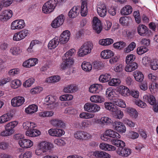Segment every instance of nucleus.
<instances>
[{"label":"nucleus","instance_id":"obj_2","mask_svg":"<svg viewBox=\"0 0 158 158\" xmlns=\"http://www.w3.org/2000/svg\"><path fill=\"white\" fill-rule=\"evenodd\" d=\"M93 47V45L92 43L90 41L85 42L79 49L77 54L79 56L83 57L90 53Z\"/></svg>","mask_w":158,"mask_h":158},{"label":"nucleus","instance_id":"obj_62","mask_svg":"<svg viewBox=\"0 0 158 158\" xmlns=\"http://www.w3.org/2000/svg\"><path fill=\"white\" fill-rule=\"evenodd\" d=\"M92 122L90 120H85L81 122V127H88L90 126Z\"/></svg>","mask_w":158,"mask_h":158},{"label":"nucleus","instance_id":"obj_37","mask_svg":"<svg viewBox=\"0 0 158 158\" xmlns=\"http://www.w3.org/2000/svg\"><path fill=\"white\" fill-rule=\"evenodd\" d=\"M38 110L37 106L32 104L29 105L25 109L26 112L28 114H32L36 112Z\"/></svg>","mask_w":158,"mask_h":158},{"label":"nucleus","instance_id":"obj_3","mask_svg":"<svg viewBox=\"0 0 158 158\" xmlns=\"http://www.w3.org/2000/svg\"><path fill=\"white\" fill-rule=\"evenodd\" d=\"M58 2V0H49L44 4L42 8L43 12L45 14L52 12L55 8Z\"/></svg>","mask_w":158,"mask_h":158},{"label":"nucleus","instance_id":"obj_50","mask_svg":"<svg viewBox=\"0 0 158 158\" xmlns=\"http://www.w3.org/2000/svg\"><path fill=\"white\" fill-rule=\"evenodd\" d=\"M148 51V49L146 47L143 46L139 47L137 49V53L139 55H141Z\"/></svg>","mask_w":158,"mask_h":158},{"label":"nucleus","instance_id":"obj_13","mask_svg":"<svg viewBox=\"0 0 158 158\" xmlns=\"http://www.w3.org/2000/svg\"><path fill=\"white\" fill-rule=\"evenodd\" d=\"M90 154L92 158L94 157L109 158L110 157V155L109 154L103 151H96L94 152H91Z\"/></svg>","mask_w":158,"mask_h":158},{"label":"nucleus","instance_id":"obj_7","mask_svg":"<svg viewBox=\"0 0 158 158\" xmlns=\"http://www.w3.org/2000/svg\"><path fill=\"white\" fill-rule=\"evenodd\" d=\"M75 138L81 140H88L91 139V135L86 132L78 131L74 134Z\"/></svg>","mask_w":158,"mask_h":158},{"label":"nucleus","instance_id":"obj_41","mask_svg":"<svg viewBox=\"0 0 158 158\" xmlns=\"http://www.w3.org/2000/svg\"><path fill=\"white\" fill-rule=\"evenodd\" d=\"M143 98L151 105H154L156 103L155 99L152 95H145L143 97Z\"/></svg>","mask_w":158,"mask_h":158},{"label":"nucleus","instance_id":"obj_51","mask_svg":"<svg viewBox=\"0 0 158 158\" xmlns=\"http://www.w3.org/2000/svg\"><path fill=\"white\" fill-rule=\"evenodd\" d=\"M135 56L133 54H129L128 55L126 58V62L127 64L130 63L134 62L135 59Z\"/></svg>","mask_w":158,"mask_h":158},{"label":"nucleus","instance_id":"obj_1","mask_svg":"<svg viewBox=\"0 0 158 158\" xmlns=\"http://www.w3.org/2000/svg\"><path fill=\"white\" fill-rule=\"evenodd\" d=\"M75 52L74 49H70L63 56V62L60 64V68L62 69L69 68L73 64L74 61L72 56L74 54Z\"/></svg>","mask_w":158,"mask_h":158},{"label":"nucleus","instance_id":"obj_55","mask_svg":"<svg viewBox=\"0 0 158 158\" xmlns=\"http://www.w3.org/2000/svg\"><path fill=\"white\" fill-rule=\"evenodd\" d=\"M32 156V152L27 151L24 153H21L19 156V158H31Z\"/></svg>","mask_w":158,"mask_h":158},{"label":"nucleus","instance_id":"obj_47","mask_svg":"<svg viewBox=\"0 0 158 158\" xmlns=\"http://www.w3.org/2000/svg\"><path fill=\"white\" fill-rule=\"evenodd\" d=\"M110 78V74H105L104 75H101L99 77V80L101 82H105L108 81Z\"/></svg>","mask_w":158,"mask_h":158},{"label":"nucleus","instance_id":"obj_45","mask_svg":"<svg viewBox=\"0 0 158 158\" xmlns=\"http://www.w3.org/2000/svg\"><path fill=\"white\" fill-rule=\"evenodd\" d=\"M113 115L114 117L116 118L120 119L123 118V114L122 111L118 110V107H117V110L115 112H113Z\"/></svg>","mask_w":158,"mask_h":158},{"label":"nucleus","instance_id":"obj_28","mask_svg":"<svg viewBox=\"0 0 158 158\" xmlns=\"http://www.w3.org/2000/svg\"><path fill=\"white\" fill-rule=\"evenodd\" d=\"M44 102V103L46 105H51L50 107L52 109L54 108L55 99L52 96L50 95L47 96L45 98Z\"/></svg>","mask_w":158,"mask_h":158},{"label":"nucleus","instance_id":"obj_44","mask_svg":"<svg viewBox=\"0 0 158 158\" xmlns=\"http://www.w3.org/2000/svg\"><path fill=\"white\" fill-rule=\"evenodd\" d=\"M81 68L83 70L86 72H89L92 69L91 64L89 62H83L81 64Z\"/></svg>","mask_w":158,"mask_h":158},{"label":"nucleus","instance_id":"obj_46","mask_svg":"<svg viewBox=\"0 0 158 158\" xmlns=\"http://www.w3.org/2000/svg\"><path fill=\"white\" fill-rule=\"evenodd\" d=\"M121 81L118 78H112L108 84L109 85L111 86H117L121 83Z\"/></svg>","mask_w":158,"mask_h":158},{"label":"nucleus","instance_id":"obj_52","mask_svg":"<svg viewBox=\"0 0 158 158\" xmlns=\"http://www.w3.org/2000/svg\"><path fill=\"white\" fill-rule=\"evenodd\" d=\"M35 80L33 78H30L23 83V85L25 87H30L34 83Z\"/></svg>","mask_w":158,"mask_h":158},{"label":"nucleus","instance_id":"obj_30","mask_svg":"<svg viewBox=\"0 0 158 158\" xmlns=\"http://www.w3.org/2000/svg\"><path fill=\"white\" fill-rule=\"evenodd\" d=\"M90 101L95 103H101L104 102V99L101 96L94 95L91 96L90 98Z\"/></svg>","mask_w":158,"mask_h":158},{"label":"nucleus","instance_id":"obj_21","mask_svg":"<svg viewBox=\"0 0 158 158\" xmlns=\"http://www.w3.org/2000/svg\"><path fill=\"white\" fill-rule=\"evenodd\" d=\"M38 60L36 58L30 59L24 62L23 66L25 67L30 68L35 65L38 63Z\"/></svg>","mask_w":158,"mask_h":158},{"label":"nucleus","instance_id":"obj_9","mask_svg":"<svg viewBox=\"0 0 158 158\" xmlns=\"http://www.w3.org/2000/svg\"><path fill=\"white\" fill-rule=\"evenodd\" d=\"M39 147L43 151V153L47 152L53 148V145L51 143L43 141L38 144Z\"/></svg>","mask_w":158,"mask_h":158},{"label":"nucleus","instance_id":"obj_18","mask_svg":"<svg viewBox=\"0 0 158 158\" xmlns=\"http://www.w3.org/2000/svg\"><path fill=\"white\" fill-rule=\"evenodd\" d=\"M18 123V122L16 121L10 122L5 125V129L12 134L14 132V128Z\"/></svg>","mask_w":158,"mask_h":158},{"label":"nucleus","instance_id":"obj_33","mask_svg":"<svg viewBox=\"0 0 158 158\" xmlns=\"http://www.w3.org/2000/svg\"><path fill=\"white\" fill-rule=\"evenodd\" d=\"M114 55V52L109 50H104L101 53V57L105 59L110 58Z\"/></svg>","mask_w":158,"mask_h":158},{"label":"nucleus","instance_id":"obj_60","mask_svg":"<svg viewBox=\"0 0 158 158\" xmlns=\"http://www.w3.org/2000/svg\"><path fill=\"white\" fill-rule=\"evenodd\" d=\"M119 22L123 25L126 26L128 23V19L126 16L122 17L120 18Z\"/></svg>","mask_w":158,"mask_h":158},{"label":"nucleus","instance_id":"obj_24","mask_svg":"<svg viewBox=\"0 0 158 158\" xmlns=\"http://www.w3.org/2000/svg\"><path fill=\"white\" fill-rule=\"evenodd\" d=\"M78 90L77 86L75 84H70L65 87L64 91L66 93H72L76 92Z\"/></svg>","mask_w":158,"mask_h":158},{"label":"nucleus","instance_id":"obj_5","mask_svg":"<svg viewBox=\"0 0 158 158\" xmlns=\"http://www.w3.org/2000/svg\"><path fill=\"white\" fill-rule=\"evenodd\" d=\"M107 136L116 139H119L121 137L118 133L111 129L106 130L105 133L102 136L101 135V137L102 139L108 141Z\"/></svg>","mask_w":158,"mask_h":158},{"label":"nucleus","instance_id":"obj_56","mask_svg":"<svg viewBox=\"0 0 158 158\" xmlns=\"http://www.w3.org/2000/svg\"><path fill=\"white\" fill-rule=\"evenodd\" d=\"M100 122L102 124H108L111 123L112 120L107 117H104L101 118Z\"/></svg>","mask_w":158,"mask_h":158},{"label":"nucleus","instance_id":"obj_16","mask_svg":"<svg viewBox=\"0 0 158 158\" xmlns=\"http://www.w3.org/2000/svg\"><path fill=\"white\" fill-rule=\"evenodd\" d=\"M97 12L101 17H104L106 15L107 10L105 5L101 3L98 5L97 8Z\"/></svg>","mask_w":158,"mask_h":158},{"label":"nucleus","instance_id":"obj_39","mask_svg":"<svg viewBox=\"0 0 158 158\" xmlns=\"http://www.w3.org/2000/svg\"><path fill=\"white\" fill-rule=\"evenodd\" d=\"M127 111L129 115L132 118H137L138 113L135 109L131 107H128L127 109Z\"/></svg>","mask_w":158,"mask_h":158},{"label":"nucleus","instance_id":"obj_40","mask_svg":"<svg viewBox=\"0 0 158 158\" xmlns=\"http://www.w3.org/2000/svg\"><path fill=\"white\" fill-rule=\"evenodd\" d=\"M113 40L110 38H106L101 40L99 41V44L103 46L109 45L113 43Z\"/></svg>","mask_w":158,"mask_h":158},{"label":"nucleus","instance_id":"obj_22","mask_svg":"<svg viewBox=\"0 0 158 158\" xmlns=\"http://www.w3.org/2000/svg\"><path fill=\"white\" fill-rule=\"evenodd\" d=\"M12 16V12L10 10H3L0 16V19L2 20L9 19Z\"/></svg>","mask_w":158,"mask_h":158},{"label":"nucleus","instance_id":"obj_49","mask_svg":"<svg viewBox=\"0 0 158 158\" xmlns=\"http://www.w3.org/2000/svg\"><path fill=\"white\" fill-rule=\"evenodd\" d=\"M113 46L115 48L121 49L126 46V44L123 41H119L115 43Z\"/></svg>","mask_w":158,"mask_h":158},{"label":"nucleus","instance_id":"obj_38","mask_svg":"<svg viewBox=\"0 0 158 158\" xmlns=\"http://www.w3.org/2000/svg\"><path fill=\"white\" fill-rule=\"evenodd\" d=\"M134 76L136 81L141 82L143 81L144 76L142 73L139 71H136L134 73Z\"/></svg>","mask_w":158,"mask_h":158},{"label":"nucleus","instance_id":"obj_4","mask_svg":"<svg viewBox=\"0 0 158 158\" xmlns=\"http://www.w3.org/2000/svg\"><path fill=\"white\" fill-rule=\"evenodd\" d=\"M84 110L89 112L96 113L100 110V107L95 103L88 102L85 103L84 106Z\"/></svg>","mask_w":158,"mask_h":158},{"label":"nucleus","instance_id":"obj_63","mask_svg":"<svg viewBox=\"0 0 158 158\" xmlns=\"http://www.w3.org/2000/svg\"><path fill=\"white\" fill-rule=\"evenodd\" d=\"M115 93L114 91H112L111 89H107L106 91V95L109 99H110L114 96V94Z\"/></svg>","mask_w":158,"mask_h":158},{"label":"nucleus","instance_id":"obj_20","mask_svg":"<svg viewBox=\"0 0 158 158\" xmlns=\"http://www.w3.org/2000/svg\"><path fill=\"white\" fill-rule=\"evenodd\" d=\"M102 86L100 84H97L91 85L89 88V91L94 94H98L102 89Z\"/></svg>","mask_w":158,"mask_h":158},{"label":"nucleus","instance_id":"obj_35","mask_svg":"<svg viewBox=\"0 0 158 158\" xmlns=\"http://www.w3.org/2000/svg\"><path fill=\"white\" fill-rule=\"evenodd\" d=\"M132 11V7L130 5H126L121 9V13L123 15H128L131 14Z\"/></svg>","mask_w":158,"mask_h":158},{"label":"nucleus","instance_id":"obj_48","mask_svg":"<svg viewBox=\"0 0 158 158\" xmlns=\"http://www.w3.org/2000/svg\"><path fill=\"white\" fill-rule=\"evenodd\" d=\"M60 79L59 76H52L47 78L46 82L49 83H53L58 82Z\"/></svg>","mask_w":158,"mask_h":158},{"label":"nucleus","instance_id":"obj_43","mask_svg":"<svg viewBox=\"0 0 158 158\" xmlns=\"http://www.w3.org/2000/svg\"><path fill=\"white\" fill-rule=\"evenodd\" d=\"M87 3L85 2H82L81 14L82 16H86L87 14Z\"/></svg>","mask_w":158,"mask_h":158},{"label":"nucleus","instance_id":"obj_15","mask_svg":"<svg viewBox=\"0 0 158 158\" xmlns=\"http://www.w3.org/2000/svg\"><path fill=\"white\" fill-rule=\"evenodd\" d=\"M70 35V32L68 30L63 31L59 38V40L61 43L63 44L67 42L69 40Z\"/></svg>","mask_w":158,"mask_h":158},{"label":"nucleus","instance_id":"obj_58","mask_svg":"<svg viewBox=\"0 0 158 158\" xmlns=\"http://www.w3.org/2000/svg\"><path fill=\"white\" fill-rule=\"evenodd\" d=\"M10 52L13 55H17L20 53L19 48L16 47H11L10 49Z\"/></svg>","mask_w":158,"mask_h":158},{"label":"nucleus","instance_id":"obj_25","mask_svg":"<svg viewBox=\"0 0 158 158\" xmlns=\"http://www.w3.org/2000/svg\"><path fill=\"white\" fill-rule=\"evenodd\" d=\"M60 42L59 38L56 37L49 41L48 45V47L50 49H54L58 45Z\"/></svg>","mask_w":158,"mask_h":158},{"label":"nucleus","instance_id":"obj_27","mask_svg":"<svg viewBox=\"0 0 158 158\" xmlns=\"http://www.w3.org/2000/svg\"><path fill=\"white\" fill-rule=\"evenodd\" d=\"M104 104L105 108L110 112H115L117 110V106L112 102H106L104 103Z\"/></svg>","mask_w":158,"mask_h":158},{"label":"nucleus","instance_id":"obj_10","mask_svg":"<svg viewBox=\"0 0 158 158\" xmlns=\"http://www.w3.org/2000/svg\"><path fill=\"white\" fill-rule=\"evenodd\" d=\"M64 20V15H61L57 17L52 21L51 23V26L53 28H57L63 24Z\"/></svg>","mask_w":158,"mask_h":158},{"label":"nucleus","instance_id":"obj_19","mask_svg":"<svg viewBox=\"0 0 158 158\" xmlns=\"http://www.w3.org/2000/svg\"><path fill=\"white\" fill-rule=\"evenodd\" d=\"M48 132L52 136L58 137H60L65 133L63 130L59 129H51L48 130Z\"/></svg>","mask_w":158,"mask_h":158},{"label":"nucleus","instance_id":"obj_8","mask_svg":"<svg viewBox=\"0 0 158 158\" xmlns=\"http://www.w3.org/2000/svg\"><path fill=\"white\" fill-rule=\"evenodd\" d=\"M139 34L141 36H148L151 31L144 25H139L137 27Z\"/></svg>","mask_w":158,"mask_h":158},{"label":"nucleus","instance_id":"obj_6","mask_svg":"<svg viewBox=\"0 0 158 158\" xmlns=\"http://www.w3.org/2000/svg\"><path fill=\"white\" fill-rule=\"evenodd\" d=\"M25 23L23 20H16L13 21L11 24L10 28L12 30H19L24 28Z\"/></svg>","mask_w":158,"mask_h":158},{"label":"nucleus","instance_id":"obj_59","mask_svg":"<svg viewBox=\"0 0 158 158\" xmlns=\"http://www.w3.org/2000/svg\"><path fill=\"white\" fill-rule=\"evenodd\" d=\"M150 67L154 70L158 69V61L154 60H152L150 63Z\"/></svg>","mask_w":158,"mask_h":158},{"label":"nucleus","instance_id":"obj_32","mask_svg":"<svg viewBox=\"0 0 158 158\" xmlns=\"http://www.w3.org/2000/svg\"><path fill=\"white\" fill-rule=\"evenodd\" d=\"M99 147L100 149L109 151H113L116 149L115 147L106 143H101L100 144Z\"/></svg>","mask_w":158,"mask_h":158},{"label":"nucleus","instance_id":"obj_42","mask_svg":"<svg viewBox=\"0 0 158 158\" xmlns=\"http://www.w3.org/2000/svg\"><path fill=\"white\" fill-rule=\"evenodd\" d=\"M113 144L119 148H123L125 146V143L123 141L119 139H113L111 141Z\"/></svg>","mask_w":158,"mask_h":158},{"label":"nucleus","instance_id":"obj_31","mask_svg":"<svg viewBox=\"0 0 158 158\" xmlns=\"http://www.w3.org/2000/svg\"><path fill=\"white\" fill-rule=\"evenodd\" d=\"M13 115L10 113H7L0 117V123H3L10 120Z\"/></svg>","mask_w":158,"mask_h":158},{"label":"nucleus","instance_id":"obj_57","mask_svg":"<svg viewBox=\"0 0 158 158\" xmlns=\"http://www.w3.org/2000/svg\"><path fill=\"white\" fill-rule=\"evenodd\" d=\"M43 90L42 87L40 86H37L32 89L30 91L31 93L32 94H36L39 93Z\"/></svg>","mask_w":158,"mask_h":158},{"label":"nucleus","instance_id":"obj_23","mask_svg":"<svg viewBox=\"0 0 158 158\" xmlns=\"http://www.w3.org/2000/svg\"><path fill=\"white\" fill-rule=\"evenodd\" d=\"M80 7L78 6H73L68 13L69 17L71 18H74L77 16L80 12Z\"/></svg>","mask_w":158,"mask_h":158},{"label":"nucleus","instance_id":"obj_36","mask_svg":"<svg viewBox=\"0 0 158 158\" xmlns=\"http://www.w3.org/2000/svg\"><path fill=\"white\" fill-rule=\"evenodd\" d=\"M137 64L136 62H134L127 64L125 70L127 72H131L137 69Z\"/></svg>","mask_w":158,"mask_h":158},{"label":"nucleus","instance_id":"obj_64","mask_svg":"<svg viewBox=\"0 0 158 158\" xmlns=\"http://www.w3.org/2000/svg\"><path fill=\"white\" fill-rule=\"evenodd\" d=\"M123 122L124 123L127 124L130 127H133L135 125V124L134 122L129 120L127 118H125L123 119Z\"/></svg>","mask_w":158,"mask_h":158},{"label":"nucleus","instance_id":"obj_61","mask_svg":"<svg viewBox=\"0 0 158 158\" xmlns=\"http://www.w3.org/2000/svg\"><path fill=\"white\" fill-rule=\"evenodd\" d=\"M76 112V109L72 107L66 108L64 111L65 113L68 114H75Z\"/></svg>","mask_w":158,"mask_h":158},{"label":"nucleus","instance_id":"obj_54","mask_svg":"<svg viewBox=\"0 0 158 158\" xmlns=\"http://www.w3.org/2000/svg\"><path fill=\"white\" fill-rule=\"evenodd\" d=\"M21 84V81L19 80H13L11 82V86L13 88L16 89Z\"/></svg>","mask_w":158,"mask_h":158},{"label":"nucleus","instance_id":"obj_17","mask_svg":"<svg viewBox=\"0 0 158 158\" xmlns=\"http://www.w3.org/2000/svg\"><path fill=\"white\" fill-rule=\"evenodd\" d=\"M18 143L23 148H30L33 145V142L30 140L23 139L18 141Z\"/></svg>","mask_w":158,"mask_h":158},{"label":"nucleus","instance_id":"obj_11","mask_svg":"<svg viewBox=\"0 0 158 158\" xmlns=\"http://www.w3.org/2000/svg\"><path fill=\"white\" fill-rule=\"evenodd\" d=\"M93 29L97 33H100L102 29L100 21L97 17H94L93 19Z\"/></svg>","mask_w":158,"mask_h":158},{"label":"nucleus","instance_id":"obj_12","mask_svg":"<svg viewBox=\"0 0 158 158\" xmlns=\"http://www.w3.org/2000/svg\"><path fill=\"white\" fill-rule=\"evenodd\" d=\"M25 102V99L23 97H16L11 100V104L13 106L19 107L22 105Z\"/></svg>","mask_w":158,"mask_h":158},{"label":"nucleus","instance_id":"obj_29","mask_svg":"<svg viewBox=\"0 0 158 158\" xmlns=\"http://www.w3.org/2000/svg\"><path fill=\"white\" fill-rule=\"evenodd\" d=\"M51 124L54 127H64V123L61 120L58 119H52L50 121Z\"/></svg>","mask_w":158,"mask_h":158},{"label":"nucleus","instance_id":"obj_53","mask_svg":"<svg viewBox=\"0 0 158 158\" xmlns=\"http://www.w3.org/2000/svg\"><path fill=\"white\" fill-rule=\"evenodd\" d=\"M136 44L135 43H131L128 46L124 49V52L126 53H128L134 50Z\"/></svg>","mask_w":158,"mask_h":158},{"label":"nucleus","instance_id":"obj_14","mask_svg":"<svg viewBox=\"0 0 158 158\" xmlns=\"http://www.w3.org/2000/svg\"><path fill=\"white\" fill-rule=\"evenodd\" d=\"M131 152V150L130 149L126 148H119L117 151V153L118 155L123 157L128 156Z\"/></svg>","mask_w":158,"mask_h":158},{"label":"nucleus","instance_id":"obj_34","mask_svg":"<svg viewBox=\"0 0 158 158\" xmlns=\"http://www.w3.org/2000/svg\"><path fill=\"white\" fill-rule=\"evenodd\" d=\"M119 93L123 96H128L130 95V90L127 87L121 85L119 87Z\"/></svg>","mask_w":158,"mask_h":158},{"label":"nucleus","instance_id":"obj_26","mask_svg":"<svg viewBox=\"0 0 158 158\" xmlns=\"http://www.w3.org/2000/svg\"><path fill=\"white\" fill-rule=\"evenodd\" d=\"M114 130L118 132L122 133H124L126 131V128L124 125L120 122L115 123Z\"/></svg>","mask_w":158,"mask_h":158}]
</instances>
